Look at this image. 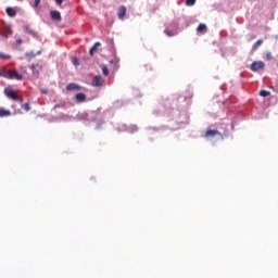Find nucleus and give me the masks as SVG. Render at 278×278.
<instances>
[{
  "instance_id": "f257e3e1",
  "label": "nucleus",
  "mask_w": 278,
  "mask_h": 278,
  "mask_svg": "<svg viewBox=\"0 0 278 278\" xmlns=\"http://www.w3.org/2000/svg\"><path fill=\"white\" fill-rule=\"evenodd\" d=\"M0 77H4V79H16L17 81H23V75L18 74L16 71L8 70L5 67L0 68Z\"/></svg>"
},
{
  "instance_id": "f03ea898",
  "label": "nucleus",
  "mask_w": 278,
  "mask_h": 278,
  "mask_svg": "<svg viewBox=\"0 0 278 278\" xmlns=\"http://www.w3.org/2000/svg\"><path fill=\"white\" fill-rule=\"evenodd\" d=\"M4 94L5 97H8L9 99H12L13 101H20V103H23V98H21L18 93L12 89L5 88Z\"/></svg>"
},
{
  "instance_id": "7ed1b4c3",
  "label": "nucleus",
  "mask_w": 278,
  "mask_h": 278,
  "mask_svg": "<svg viewBox=\"0 0 278 278\" xmlns=\"http://www.w3.org/2000/svg\"><path fill=\"white\" fill-rule=\"evenodd\" d=\"M265 64L263 61H254L251 64V71H253V73H257V71H262V68H264Z\"/></svg>"
},
{
  "instance_id": "20e7f679",
  "label": "nucleus",
  "mask_w": 278,
  "mask_h": 278,
  "mask_svg": "<svg viewBox=\"0 0 278 278\" xmlns=\"http://www.w3.org/2000/svg\"><path fill=\"white\" fill-rule=\"evenodd\" d=\"M216 136H219L223 139V134L216 129H208L205 132V138H214Z\"/></svg>"
},
{
  "instance_id": "39448f33",
  "label": "nucleus",
  "mask_w": 278,
  "mask_h": 278,
  "mask_svg": "<svg viewBox=\"0 0 278 278\" xmlns=\"http://www.w3.org/2000/svg\"><path fill=\"white\" fill-rule=\"evenodd\" d=\"M91 85L96 88H100V86H103V78L101 76H94Z\"/></svg>"
},
{
  "instance_id": "423d86ee",
  "label": "nucleus",
  "mask_w": 278,
  "mask_h": 278,
  "mask_svg": "<svg viewBox=\"0 0 278 278\" xmlns=\"http://www.w3.org/2000/svg\"><path fill=\"white\" fill-rule=\"evenodd\" d=\"M50 16L52 21H58V22L62 21V14L60 13V11H51Z\"/></svg>"
},
{
  "instance_id": "0eeeda50",
  "label": "nucleus",
  "mask_w": 278,
  "mask_h": 278,
  "mask_svg": "<svg viewBox=\"0 0 278 278\" xmlns=\"http://www.w3.org/2000/svg\"><path fill=\"white\" fill-rule=\"evenodd\" d=\"M126 14H127V8L125 5L119 7V10L117 12L118 18L121 20L125 18Z\"/></svg>"
},
{
  "instance_id": "6e6552de",
  "label": "nucleus",
  "mask_w": 278,
  "mask_h": 278,
  "mask_svg": "<svg viewBox=\"0 0 278 278\" xmlns=\"http://www.w3.org/2000/svg\"><path fill=\"white\" fill-rule=\"evenodd\" d=\"M66 90L68 91H73V90H81V86L75 84V83H71L66 86Z\"/></svg>"
},
{
  "instance_id": "1a4fd4ad",
  "label": "nucleus",
  "mask_w": 278,
  "mask_h": 278,
  "mask_svg": "<svg viewBox=\"0 0 278 278\" xmlns=\"http://www.w3.org/2000/svg\"><path fill=\"white\" fill-rule=\"evenodd\" d=\"M24 31H26V34H29V36H38V34L36 31H34V29H31V27H29V25H25L24 26Z\"/></svg>"
},
{
  "instance_id": "9d476101",
  "label": "nucleus",
  "mask_w": 278,
  "mask_h": 278,
  "mask_svg": "<svg viewBox=\"0 0 278 278\" xmlns=\"http://www.w3.org/2000/svg\"><path fill=\"white\" fill-rule=\"evenodd\" d=\"M99 47H101V42H96L89 50L90 55H94L97 53Z\"/></svg>"
},
{
  "instance_id": "9b49d317",
  "label": "nucleus",
  "mask_w": 278,
  "mask_h": 278,
  "mask_svg": "<svg viewBox=\"0 0 278 278\" xmlns=\"http://www.w3.org/2000/svg\"><path fill=\"white\" fill-rule=\"evenodd\" d=\"M76 101L77 103H84L86 101V93H77Z\"/></svg>"
},
{
  "instance_id": "f8f14e48",
  "label": "nucleus",
  "mask_w": 278,
  "mask_h": 278,
  "mask_svg": "<svg viewBox=\"0 0 278 278\" xmlns=\"http://www.w3.org/2000/svg\"><path fill=\"white\" fill-rule=\"evenodd\" d=\"M12 112L10 110L0 109V118H4L5 116H11Z\"/></svg>"
},
{
  "instance_id": "ddd939ff",
  "label": "nucleus",
  "mask_w": 278,
  "mask_h": 278,
  "mask_svg": "<svg viewBox=\"0 0 278 278\" xmlns=\"http://www.w3.org/2000/svg\"><path fill=\"white\" fill-rule=\"evenodd\" d=\"M8 16L14 17L16 16V10H14V8L8 7L5 10Z\"/></svg>"
},
{
  "instance_id": "4468645a",
  "label": "nucleus",
  "mask_w": 278,
  "mask_h": 278,
  "mask_svg": "<svg viewBox=\"0 0 278 278\" xmlns=\"http://www.w3.org/2000/svg\"><path fill=\"white\" fill-rule=\"evenodd\" d=\"M264 45V40L258 39L255 43L252 46V51H257V48L262 47Z\"/></svg>"
},
{
  "instance_id": "2eb2a0df",
  "label": "nucleus",
  "mask_w": 278,
  "mask_h": 278,
  "mask_svg": "<svg viewBox=\"0 0 278 278\" xmlns=\"http://www.w3.org/2000/svg\"><path fill=\"white\" fill-rule=\"evenodd\" d=\"M197 31H199L200 34H205V31H207V25L200 24L197 28Z\"/></svg>"
},
{
  "instance_id": "dca6fc26",
  "label": "nucleus",
  "mask_w": 278,
  "mask_h": 278,
  "mask_svg": "<svg viewBox=\"0 0 278 278\" xmlns=\"http://www.w3.org/2000/svg\"><path fill=\"white\" fill-rule=\"evenodd\" d=\"M30 68H31V71H33L34 77H39V76H40V73H39L38 70L36 68V65H31Z\"/></svg>"
},
{
  "instance_id": "f3484780",
  "label": "nucleus",
  "mask_w": 278,
  "mask_h": 278,
  "mask_svg": "<svg viewBox=\"0 0 278 278\" xmlns=\"http://www.w3.org/2000/svg\"><path fill=\"white\" fill-rule=\"evenodd\" d=\"M102 73L105 77H108V75H110V70L108 68V66L102 65Z\"/></svg>"
},
{
  "instance_id": "a211bd4d",
  "label": "nucleus",
  "mask_w": 278,
  "mask_h": 278,
  "mask_svg": "<svg viewBox=\"0 0 278 278\" xmlns=\"http://www.w3.org/2000/svg\"><path fill=\"white\" fill-rule=\"evenodd\" d=\"M10 54H5V53H3V52H0V59L1 60H10Z\"/></svg>"
},
{
  "instance_id": "6ab92c4d",
  "label": "nucleus",
  "mask_w": 278,
  "mask_h": 278,
  "mask_svg": "<svg viewBox=\"0 0 278 278\" xmlns=\"http://www.w3.org/2000/svg\"><path fill=\"white\" fill-rule=\"evenodd\" d=\"M260 94H261L262 97H270V91L261 90V91H260Z\"/></svg>"
},
{
  "instance_id": "aec40b11",
  "label": "nucleus",
  "mask_w": 278,
  "mask_h": 278,
  "mask_svg": "<svg viewBox=\"0 0 278 278\" xmlns=\"http://www.w3.org/2000/svg\"><path fill=\"white\" fill-rule=\"evenodd\" d=\"M23 110H25L26 112H29V110H31V108L29 106V103H25L22 105Z\"/></svg>"
},
{
  "instance_id": "412c9836",
  "label": "nucleus",
  "mask_w": 278,
  "mask_h": 278,
  "mask_svg": "<svg viewBox=\"0 0 278 278\" xmlns=\"http://www.w3.org/2000/svg\"><path fill=\"white\" fill-rule=\"evenodd\" d=\"M197 3V0H186V5H194Z\"/></svg>"
},
{
  "instance_id": "4be33fe9",
  "label": "nucleus",
  "mask_w": 278,
  "mask_h": 278,
  "mask_svg": "<svg viewBox=\"0 0 278 278\" xmlns=\"http://www.w3.org/2000/svg\"><path fill=\"white\" fill-rule=\"evenodd\" d=\"M26 58H36V53L34 51L26 52Z\"/></svg>"
},
{
  "instance_id": "5701e85b",
  "label": "nucleus",
  "mask_w": 278,
  "mask_h": 278,
  "mask_svg": "<svg viewBox=\"0 0 278 278\" xmlns=\"http://www.w3.org/2000/svg\"><path fill=\"white\" fill-rule=\"evenodd\" d=\"M72 62H73L74 66H79V59L74 58V59L72 60Z\"/></svg>"
},
{
  "instance_id": "b1692460",
  "label": "nucleus",
  "mask_w": 278,
  "mask_h": 278,
  "mask_svg": "<svg viewBox=\"0 0 278 278\" xmlns=\"http://www.w3.org/2000/svg\"><path fill=\"white\" fill-rule=\"evenodd\" d=\"M266 60L268 61L273 60V54L270 52L266 53Z\"/></svg>"
},
{
  "instance_id": "393cba45",
  "label": "nucleus",
  "mask_w": 278,
  "mask_h": 278,
  "mask_svg": "<svg viewBox=\"0 0 278 278\" xmlns=\"http://www.w3.org/2000/svg\"><path fill=\"white\" fill-rule=\"evenodd\" d=\"M56 5H62V3H64V0H54Z\"/></svg>"
},
{
  "instance_id": "a878e982",
  "label": "nucleus",
  "mask_w": 278,
  "mask_h": 278,
  "mask_svg": "<svg viewBox=\"0 0 278 278\" xmlns=\"http://www.w3.org/2000/svg\"><path fill=\"white\" fill-rule=\"evenodd\" d=\"M38 5H40V0H35L34 7H35V8H38Z\"/></svg>"
},
{
  "instance_id": "bb28decb",
  "label": "nucleus",
  "mask_w": 278,
  "mask_h": 278,
  "mask_svg": "<svg viewBox=\"0 0 278 278\" xmlns=\"http://www.w3.org/2000/svg\"><path fill=\"white\" fill-rule=\"evenodd\" d=\"M16 43L17 45H23V39H21V38L16 39Z\"/></svg>"
},
{
  "instance_id": "cd10ccee",
  "label": "nucleus",
  "mask_w": 278,
  "mask_h": 278,
  "mask_svg": "<svg viewBox=\"0 0 278 278\" xmlns=\"http://www.w3.org/2000/svg\"><path fill=\"white\" fill-rule=\"evenodd\" d=\"M33 66H36V68H37L38 71H40V68H42V66H40L39 64H33Z\"/></svg>"
},
{
  "instance_id": "c85d7f7f",
  "label": "nucleus",
  "mask_w": 278,
  "mask_h": 278,
  "mask_svg": "<svg viewBox=\"0 0 278 278\" xmlns=\"http://www.w3.org/2000/svg\"><path fill=\"white\" fill-rule=\"evenodd\" d=\"M37 55H40V51L37 53Z\"/></svg>"
}]
</instances>
